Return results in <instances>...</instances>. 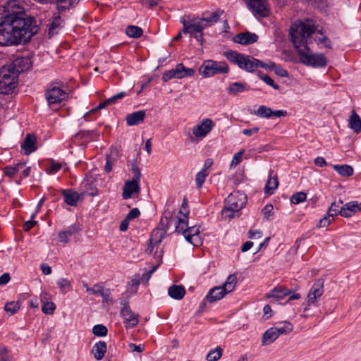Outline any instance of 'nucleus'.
Segmentation results:
<instances>
[{
    "label": "nucleus",
    "instance_id": "412c9836",
    "mask_svg": "<svg viewBox=\"0 0 361 361\" xmlns=\"http://www.w3.org/2000/svg\"><path fill=\"white\" fill-rule=\"evenodd\" d=\"M80 230L81 228L79 224H73L68 226L65 231H62L59 233L58 235L59 241L63 243H68L69 238L75 234L78 233Z\"/></svg>",
    "mask_w": 361,
    "mask_h": 361
},
{
    "label": "nucleus",
    "instance_id": "bf43d9fd",
    "mask_svg": "<svg viewBox=\"0 0 361 361\" xmlns=\"http://www.w3.org/2000/svg\"><path fill=\"white\" fill-rule=\"evenodd\" d=\"M173 78H177L175 68L165 71L162 75L161 80L163 82H166Z\"/></svg>",
    "mask_w": 361,
    "mask_h": 361
},
{
    "label": "nucleus",
    "instance_id": "58836bf2",
    "mask_svg": "<svg viewBox=\"0 0 361 361\" xmlns=\"http://www.w3.org/2000/svg\"><path fill=\"white\" fill-rule=\"evenodd\" d=\"M126 33L131 38H138L142 35L143 30L140 27L130 25L126 27Z\"/></svg>",
    "mask_w": 361,
    "mask_h": 361
},
{
    "label": "nucleus",
    "instance_id": "3c124183",
    "mask_svg": "<svg viewBox=\"0 0 361 361\" xmlns=\"http://www.w3.org/2000/svg\"><path fill=\"white\" fill-rule=\"evenodd\" d=\"M92 333L94 336L102 337L107 335L108 329L103 324H97L92 329Z\"/></svg>",
    "mask_w": 361,
    "mask_h": 361
},
{
    "label": "nucleus",
    "instance_id": "f8f14e48",
    "mask_svg": "<svg viewBox=\"0 0 361 361\" xmlns=\"http://www.w3.org/2000/svg\"><path fill=\"white\" fill-rule=\"evenodd\" d=\"M214 126V121L210 118H204L202 122L194 126L192 128V134L197 138L204 137Z\"/></svg>",
    "mask_w": 361,
    "mask_h": 361
},
{
    "label": "nucleus",
    "instance_id": "c03bdc74",
    "mask_svg": "<svg viewBox=\"0 0 361 361\" xmlns=\"http://www.w3.org/2000/svg\"><path fill=\"white\" fill-rule=\"evenodd\" d=\"M222 355V348L219 346L214 349L211 350L207 355V360L208 361H216Z\"/></svg>",
    "mask_w": 361,
    "mask_h": 361
},
{
    "label": "nucleus",
    "instance_id": "f704fd0d",
    "mask_svg": "<svg viewBox=\"0 0 361 361\" xmlns=\"http://www.w3.org/2000/svg\"><path fill=\"white\" fill-rule=\"evenodd\" d=\"M243 54L237 51L228 50L224 52V56L232 63L239 66Z\"/></svg>",
    "mask_w": 361,
    "mask_h": 361
},
{
    "label": "nucleus",
    "instance_id": "5fc2aeb1",
    "mask_svg": "<svg viewBox=\"0 0 361 361\" xmlns=\"http://www.w3.org/2000/svg\"><path fill=\"white\" fill-rule=\"evenodd\" d=\"M188 221L184 219L179 218L176 225V231L182 233L184 235V231L188 229Z\"/></svg>",
    "mask_w": 361,
    "mask_h": 361
},
{
    "label": "nucleus",
    "instance_id": "052dcab7",
    "mask_svg": "<svg viewBox=\"0 0 361 361\" xmlns=\"http://www.w3.org/2000/svg\"><path fill=\"white\" fill-rule=\"evenodd\" d=\"M0 361H13V357L8 353L6 347H3L0 350Z\"/></svg>",
    "mask_w": 361,
    "mask_h": 361
},
{
    "label": "nucleus",
    "instance_id": "7c9ffc66",
    "mask_svg": "<svg viewBox=\"0 0 361 361\" xmlns=\"http://www.w3.org/2000/svg\"><path fill=\"white\" fill-rule=\"evenodd\" d=\"M348 121L349 128L355 133H358L361 131V118L355 110L352 111Z\"/></svg>",
    "mask_w": 361,
    "mask_h": 361
},
{
    "label": "nucleus",
    "instance_id": "e2e57ef3",
    "mask_svg": "<svg viewBox=\"0 0 361 361\" xmlns=\"http://www.w3.org/2000/svg\"><path fill=\"white\" fill-rule=\"evenodd\" d=\"M35 216V214H32L31 216V219L25 221L23 224V228L25 231H29L31 228H32L37 224V221L33 220Z\"/></svg>",
    "mask_w": 361,
    "mask_h": 361
},
{
    "label": "nucleus",
    "instance_id": "0eeeda50",
    "mask_svg": "<svg viewBox=\"0 0 361 361\" xmlns=\"http://www.w3.org/2000/svg\"><path fill=\"white\" fill-rule=\"evenodd\" d=\"M45 95L50 106L61 103L68 97L67 93L63 90V85L60 81L51 83L46 91Z\"/></svg>",
    "mask_w": 361,
    "mask_h": 361
},
{
    "label": "nucleus",
    "instance_id": "39448f33",
    "mask_svg": "<svg viewBox=\"0 0 361 361\" xmlns=\"http://www.w3.org/2000/svg\"><path fill=\"white\" fill-rule=\"evenodd\" d=\"M131 171L133 174L132 180L126 181L123 187L122 197L123 200H128L130 198L133 194L135 193L138 195L140 192V181L141 172L136 161L132 163Z\"/></svg>",
    "mask_w": 361,
    "mask_h": 361
},
{
    "label": "nucleus",
    "instance_id": "a19ab883",
    "mask_svg": "<svg viewBox=\"0 0 361 361\" xmlns=\"http://www.w3.org/2000/svg\"><path fill=\"white\" fill-rule=\"evenodd\" d=\"M237 283V277L235 274H230L222 287L229 293L232 292Z\"/></svg>",
    "mask_w": 361,
    "mask_h": 361
},
{
    "label": "nucleus",
    "instance_id": "c756f323",
    "mask_svg": "<svg viewBox=\"0 0 361 361\" xmlns=\"http://www.w3.org/2000/svg\"><path fill=\"white\" fill-rule=\"evenodd\" d=\"M99 134L96 130H80L75 135L76 139L84 140L85 142H90L97 140Z\"/></svg>",
    "mask_w": 361,
    "mask_h": 361
},
{
    "label": "nucleus",
    "instance_id": "ea45409f",
    "mask_svg": "<svg viewBox=\"0 0 361 361\" xmlns=\"http://www.w3.org/2000/svg\"><path fill=\"white\" fill-rule=\"evenodd\" d=\"M279 185V181L276 176L274 177H269V179L267 181L264 192L267 194L271 195L274 193V190L277 188Z\"/></svg>",
    "mask_w": 361,
    "mask_h": 361
},
{
    "label": "nucleus",
    "instance_id": "1a4fd4ad",
    "mask_svg": "<svg viewBox=\"0 0 361 361\" xmlns=\"http://www.w3.org/2000/svg\"><path fill=\"white\" fill-rule=\"evenodd\" d=\"M244 1L252 13L262 18L269 16L270 11L267 0H244Z\"/></svg>",
    "mask_w": 361,
    "mask_h": 361
},
{
    "label": "nucleus",
    "instance_id": "cd10ccee",
    "mask_svg": "<svg viewBox=\"0 0 361 361\" xmlns=\"http://www.w3.org/2000/svg\"><path fill=\"white\" fill-rule=\"evenodd\" d=\"M106 349V342L99 341L93 345L92 353L97 360H101L104 357Z\"/></svg>",
    "mask_w": 361,
    "mask_h": 361
},
{
    "label": "nucleus",
    "instance_id": "4be33fe9",
    "mask_svg": "<svg viewBox=\"0 0 361 361\" xmlns=\"http://www.w3.org/2000/svg\"><path fill=\"white\" fill-rule=\"evenodd\" d=\"M292 293V290L288 289L284 286H277L271 290L267 294V298H275L276 300H282L286 296L289 295Z\"/></svg>",
    "mask_w": 361,
    "mask_h": 361
},
{
    "label": "nucleus",
    "instance_id": "e433bc0d",
    "mask_svg": "<svg viewBox=\"0 0 361 361\" xmlns=\"http://www.w3.org/2000/svg\"><path fill=\"white\" fill-rule=\"evenodd\" d=\"M23 168H25V163L20 162L13 166H7L4 169V173L6 176L13 178L18 172H20Z\"/></svg>",
    "mask_w": 361,
    "mask_h": 361
},
{
    "label": "nucleus",
    "instance_id": "473e14b6",
    "mask_svg": "<svg viewBox=\"0 0 361 361\" xmlns=\"http://www.w3.org/2000/svg\"><path fill=\"white\" fill-rule=\"evenodd\" d=\"M278 335L274 331L273 327L268 329L264 334L262 338V345H268L274 342L278 338Z\"/></svg>",
    "mask_w": 361,
    "mask_h": 361
},
{
    "label": "nucleus",
    "instance_id": "680f3d73",
    "mask_svg": "<svg viewBox=\"0 0 361 361\" xmlns=\"http://www.w3.org/2000/svg\"><path fill=\"white\" fill-rule=\"evenodd\" d=\"M243 153L244 150H241L234 154L230 164L231 167H235L241 162Z\"/></svg>",
    "mask_w": 361,
    "mask_h": 361
},
{
    "label": "nucleus",
    "instance_id": "69168bd1",
    "mask_svg": "<svg viewBox=\"0 0 361 361\" xmlns=\"http://www.w3.org/2000/svg\"><path fill=\"white\" fill-rule=\"evenodd\" d=\"M273 209H274V207L271 204L265 205V207L262 209V213L264 214V219H266L267 220L269 219V217L273 214Z\"/></svg>",
    "mask_w": 361,
    "mask_h": 361
},
{
    "label": "nucleus",
    "instance_id": "2f4dec72",
    "mask_svg": "<svg viewBox=\"0 0 361 361\" xmlns=\"http://www.w3.org/2000/svg\"><path fill=\"white\" fill-rule=\"evenodd\" d=\"M178 79L192 76L195 71L190 68H186L182 63H178L175 68Z\"/></svg>",
    "mask_w": 361,
    "mask_h": 361
},
{
    "label": "nucleus",
    "instance_id": "9d476101",
    "mask_svg": "<svg viewBox=\"0 0 361 361\" xmlns=\"http://www.w3.org/2000/svg\"><path fill=\"white\" fill-rule=\"evenodd\" d=\"M323 279H319L313 283L307 297V305L304 307V312H307L311 305L316 304L317 298L323 294Z\"/></svg>",
    "mask_w": 361,
    "mask_h": 361
},
{
    "label": "nucleus",
    "instance_id": "8fccbe9b",
    "mask_svg": "<svg viewBox=\"0 0 361 361\" xmlns=\"http://www.w3.org/2000/svg\"><path fill=\"white\" fill-rule=\"evenodd\" d=\"M319 33L321 35V37H318L317 38H313L314 41L317 42V44H322L324 47L328 49H331V40L325 35H323L321 30H319Z\"/></svg>",
    "mask_w": 361,
    "mask_h": 361
},
{
    "label": "nucleus",
    "instance_id": "0e129e2a",
    "mask_svg": "<svg viewBox=\"0 0 361 361\" xmlns=\"http://www.w3.org/2000/svg\"><path fill=\"white\" fill-rule=\"evenodd\" d=\"M273 71H274V73L280 77L288 76V72L280 65L276 64Z\"/></svg>",
    "mask_w": 361,
    "mask_h": 361
},
{
    "label": "nucleus",
    "instance_id": "c85d7f7f",
    "mask_svg": "<svg viewBox=\"0 0 361 361\" xmlns=\"http://www.w3.org/2000/svg\"><path fill=\"white\" fill-rule=\"evenodd\" d=\"M169 295L175 300H181L185 295V290L183 286L172 285L168 289Z\"/></svg>",
    "mask_w": 361,
    "mask_h": 361
},
{
    "label": "nucleus",
    "instance_id": "c9c22d12",
    "mask_svg": "<svg viewBox=\"0 0 361 361\" xmlns=\"http://www.w3.org/2000/svg\"><path fill=\"white\" fill-rule=\"evenodd\" d=\"M278 336L287 334L293 331V326L288 322H284L277 326H273Z\"/></svg>",
    "mask_w": 361,
    "mask_h": 361
},
{
    "label": "nucleus",
    "instance_id": "f03ea898",
    "mask_svg": "<svg viewBox=\"0 0 361 361\" xmlns=\"http://www.w3.org/2000/svg\"><path fill=\"white\" fill-rule=\"evenodd\" d=\"M317 28V26L312 19L298 20L290 26V40L299 55L300 63L314 68H324L327 65L324 54L310 53L312 35L315 34Z\"/></svg>",
    "mask_w": 361,
    "mask_h": 361
},
{
    "label": "nucleus",
    "instance_id": "6e6d98bb",
    "mask_svg": "<svg viewBox=\"0 0 361 361\" xmlns=\"http://www.w3.org/2000/svg\"><path fill=\"white\" fill-rule=\"evenodd\" d=\"M327 215L334 218L335 216L340 215V208L339 204L336 202H333L330 207L329 208L327 212Z\"/></svg>",
    "mask_w": 361,
    "mask_h": 361
},
{
    "label": "nucleus",
    "instance_id": "b1692460",
    "mask_svg": "<svg viewBox=\"0 0 361 361\" xmlns=\"http://www.w3.org/2000/svg\"><path fill=\"white\" fill-rule=\"evenodd\" d=\"M227 293H228L222 286H216L209 291L205 299L210 302H214L223 298Z\"/></svg>",
    "mask_w": 361,
    "mask_h": 361
},
{
    "label": "nucleus",
    "instance_id": "20e7f679",
    "mask_svg": "<svg viewBox=\"0 0 361 361\" xmlns=\"http://www.w3.org/2000/svg\"><path fill=\"white\" fill-rule=\"evenodd\" d=\"M18 77L7 66L0 68V94H12L17 87Z\"/></svg>",
    "mask_w": 361,
    "mask_h": 361
},
{
    "label": "nucleus",
    "instance_id": "338daca9",
    "mask_svg": "<svg viewBox=\"0 0 361 361\" xmlns=\"http://www.w3.org/2000/svg\"><path fill=\"white\" fill-rule=\"evenodd\" d=\"M140 215V212L138 208H133L131 209L126 216L128 220H133L137 218Z\"/></svg>",
    "mask_w": 361,
    "mask_h": 361
},
{
    "label": "nucleus",
    "instance_id": "09e8293b",
    "mask_svg": "<svg viewBox=\"0 0 361 361\" xmlns=\"http://www.w3.org/2000/svg\"><path fill=\"white\" fill-rule=\"evenodd\" d=\"M105 288L102 283H98L94 285L92 288L87 287V292L89 293L102 295L105 290Z\"/></svg>",
    "mask_w": 361,
    "mask_h": 361
},
{
    "label": "nucleus",
    "instance_id": "4d7b16f0",
    "mask_svg": "<svg viewBox=\"0 0 361 361\" xmlns=\"http://www.w3.org/2000/svg\"><path fill=\"white\" fill-rule=\"evenodd\" d=\"M61 16H57L53 18L52 21L48 25L49 26V33L54 32V30L58 28L61 24Z\"/></svg>",
    "mask_w": 361,
    "mask_h": 361
},
{
    "label": "nucleus",
    "instance_id": "ddd939ff",
    "mask_svg": "<svg viewBox=\"0 0 361 361\" xmlns=\"http://www.w3.org/2000/svg\"><path fill=\"white\" fill-rule=\"evenodd\" d=\"M181 23L183 25V32L190 34V35L197 32H201L206 28L201 19H192L189 21L181 20Z\"/></svg>",
    "mask_w": 361,
    "mask_h": 361
},
{
    "label": "nucleus",
    "instance_id": "bb28decb",
    "mask_svg": "<svg viewBox=\"0 0 361 361\" xmlns=\"http://www.w3.org/2000/svg\"><path fill=\"white\" fill-rule=\"evenodd\" d=\"M250 90V87L246 84L240 82H235L231 83L227 87V93L232 96H235L238 93L243 92Z\"/></svg>",
    "mask_w": 361,
    "mask_h": 361
},
{
    "label": "nucleus",
    "instance_id": "a18cd8bd",
    "mask_svg": "<svg viewBox=\"0 0 361 361\" xmlns=\"http://www.w3.org/2000/svg\"><path fill=\"white\" fill-rule=\"evenodd\" d=\"M20 307L19 302L11 301L6 303L4 310L6 312H9L11 315H13L20 310Z\"/></svg>",
    "mask_w": 361,
    "mask_h": 361
},
{
    "label": "nucleus",
    "instance_id": "72a5a7b5",
    "mask_svg": "<svg viewBox=\"0 0 361 361\" xmlns=\"http://www.w3.org/2000/svg\"><path fill=\"white\" fill-rule=\"evenodd\" d=\"M224 10L220 8L212 13L211 16L200 18L205 27L211 26L213 23H217L219 20L221 16L224 14Z\"/></svg>",
    "mask_w": 361,
    "mask_h": 361
},
{
    "label": "nucleus",
    "instance_id": "dca6fc26",
    "mask_svg": "<svg viewBox=\"0 0 361 361\" xmlns=\"http://www.w3.org/2000/svg\"><path fill=\"white\" fill-rule=\"evenodd\" d=\"M258 39L259 37L257 34L246 31L244 32H240L235 35L233 38V41L235 43L242 45H249L257 42Z\"/></svg>",
    "mask_w": 361,
    "mask_h": 361
},
{
    "label": "nucleus",
    "instance_id": "603ef678",
    "mask_svg": "<svg viewBox=\"0 0 361 361\" xmlns=\"http://www.w3.org/2000/svg\"><path fill=\"white\" fill-rule=\"evenodd\" d=\"M62 168L61 164L59 162H56L54 160H51L49 164V166L46 170L47 173L49 174H53L57 173Z\"/></svg>",
    "mask_w": 361,
    "mask_h": 361
},
{
    "label": "nucleus",
    "instance_id": "49530a36",
    "mask_svg": "<svg viewBox=\"0 0 361 361\" xmlns=\"http://www.w3.org/2000/svg\"><path fill=\"white\" fill-rule=\"evenodd\" d=\"M257 75L259 79L264 81L267 85L272 87L274 90H279V86L274 82V81L268 75L264 74L262 71H259Z\"/></svg>",
    "mask_w": 361,
    "mask_h": 361
},
{
    "label": "nucleus",
    "instance_id": "aec40b11",
    "mask_svg": "<svg viewBox=\"0 0 361 361\" xmlns=\"http://www.w3.org/2000/svg\"><path fill=\"white\" fill-rule=\"evenodd\" d=\"M37 138L34 134H27L23 142L21 144V149L24 154H30L37 149Z\"/></svg>",
    "mask_w": 361,
    "mask_h": 361
},
{
    "label": "nucleus",
    "instance_id": "393cba45",
    "mask_svg": "<svg viewBox=\"0 0 361 361\" xmlns=\"http://www.w3.org/2000/svg\"><path fill=\"white\" fill-rule=\"evenodd\" d=\"M357 212V201H350L340 208V215L348 218L353 216Z\"/></svg>",
    "mask_w": 361,
    "mask_h": 361
},
{
    "label": "nucleus",
    "instance_id": "a211bd4d",
    "mask_svg": "<svg viewBox=\"0 0 361 361\" xmlns=\"http://www.w3.org/2000/svg\"><path fill=\"white\" fill-rule=\"evenodd\" d=\"M64 202L71 207H76L82 195L71 188L61 190Z\"/></svg>",
    "mask_w": 361,
    "mask_h": 361
},
{
    "label": "nucleus",
    "instance_id": "6ab92c4d",
    "mask_svg": "<svg viewBox=\"0 0 361 361\" xmlns=\"http://www.w3.org/2000/svg\"><path fill=\"white\" fill-rule=\"evenodd\" d=\"M184 237L188 242L194 246H199L202 244L199 228L197 226L188 227V229L184 231Z\"/></svg>",
    "mask_w": 361,
    "mask_h": 361
},
{
    "label": "nucleus",
    "instance_id": "9b49d317",
    "mask_svg": "<svg viewBox=\"0 0 361 361\" xmlns=\"http://www.w3.org/2000/svg\"><path fill=\"white\" fill-rule=\"evenodd\" d=\"M120 314L123 318L126 327L133 328L138 324L139 315L132 312L128 302L123 304L120 311Z\"/></svg>",
    "mask_w": 361,
    "mask_h": 361
},
{
    "label": "nucleus",
    "instance_id": "864d4df0",
    "mask_svg": "<svg viewBox=\"0 0 361 361\" xmlns=\"http://www.w3.org/2000/svg\"><path fill=\"white\" fill-rule=\"evenodd\" d=\"M56 310V305L53 302H45L42 304V311L45 314L51 315Z\"/></svg>",
    "mask_w": 361,
    "mask_h": 361
},
{
    "label": "nucleus",
    "instance_id": "4468645a",
    "mask_svg": "<svg viewBox=\"0 0 361 361\" xmlns=\"http://www.w3.org/2000/svg\"><path fill=\"white\" fill-rule=\"evenodd\" d=\"M80 195L94 197L98 195L99 190L92 177L85 178L80 184Z\"/></svg>",
    "mask_w": 361,
    "mask_h": 361
},
{
    "label": "nucleus",
    "instance_id": "4c0bfd02",
    "mask_svg": "<svg viewBox=\"0 0 361 361\" xmlns=\"http://www.w3.org/2000/svg\"><path fill=\"white\" fill-rule=\"evenodd\" d=\"M333 168L340 175L343 176H350L353 173V169L351 166L347 164L334 165Z\"/></svg>",
    "mask_w": 361,
    "mask_h": 361
},
{
    "label": "nucleus",
    "instance_id": "7ed1b4c3",
    "mask_svg": "<svg viewBox=\"0 0 361 361\" xmlns=\"http://www.w3.org/2000/svg\"><path fill=\"white\" fill-rule=\"evenodd\" d=\"M247 197L239 191L231 193L224 201V207L221 214L225 218L234 217L235 212H239L245 205Z\"/></svg>",
    "mask_w": 361,
    "mask_h": 361
},
{
    "label": "nucleus",
    "instance_id": "f3484780",
    "mask_svg": "<svg viewBox=\"0 0 361 361\" xmlns=\"http://www.w3.org/2000/svg\"><path fill=\"white\" fill-rule=\"evenodd\" d=\"M259 60L250 55H243L239 68L249 73H253L258 68Z\"/></svg>",
    "mask_w": 361,
    "mask_h": 361
},
{
    "label": "nucleus",
    "instance_id": "a878e982",
    "mask_svg": "<svg viewBox=\"0 0 361 361\" xmlns=\"http://www.w3.org/2000/svg\"><path fill=\"white\" fill-rule=\"evenodd\" d=\"M117 102H118V100L116 99L115 95H114V96L111 97L110 98L106 99L105 101L100 102L99 104L97 107H95V108L91 109L90 111L87 112L83 116V117L86 121H89V120H90V116L92 114L97 112V111H99L100 109L106 108L109 105L116 104Z\"/></svg>",
    "mask_w": 361,
    "mask_h": 361
},
{
    "label": "nucleus",
    "instance_id": "37998d69",
    "mask_svg": "<svg viewBox=\"0 0 361 361\" xmlns=\"http://www.w3.org/2000/svg\"><path fill=\"white\" fill-rule=\"evenodd\" d=\"M56 284H57L58 287L60 288V290L63 293H65L71 290L72 288L71 281L65 278H61V279H58L56 281Z\"/></svg>",
    "mask_w": 361,
    "mask_h": 361
},
{
    "label": "nucleus",
    "instance_id": "79ce46f5",
    "mask_svg": "<svg viewBox=\"0 0 361 361\" xmlns=\"http://www.w3.org/2000/svg\"><path fill=\"white\" fill-rule=\"evenodd\" d=\"M209 172H205V170H201L195 176V184L197 189H201Z\"/></svg>",
    "mask_w": 361,
    "mask_h": 361
},
{
    "label": "nucleus",
    "instance_id": "6e6552de",
    "mask_svg": "<svg viewBox=\"0 0 361 361\" xmlns=\"http://www.w3.org/2000/svg\"><path fill=\"white\" fill-rule=\"evenodd\" d=\"M18 77L20 73L29 71L32 66L31 57L29 56H18L11 64L6 65Z\"/></svg>",
    "mask_w": 361,
    "mask_h": 361
},
{
    "label": "nucleus",
    "instance_id": "774afa93",
    "mask_svg": "<svg viewBox=\"0 0 361 361\" xmlns=\"http://www.w3.org/2000/svg\"><path fill=\"white\" fill-rule=\"evenodd\" d=\"M276 63L274 62H269L268 63H266L262 61L259 60V63H258V67H261L269 71H274V68L276 66Z\"/></svg>",
    "mask_w": 361,
    "mask_h": 361
},
{
    "label": "nucleus",
    "instance_id": "de8ad7c7",
    "mask_svg": "<svg viewBox=\"0 0 361 361\" xmlns=\"http://www.w3.org/2000/svg\"><path fill=\"white\" fill-rule=\"evenodd\" d=\"M307 194L304 192H297L290 197V202L292 204H298L306 200Z\"/></svg>",
    "mask_w": 361,
    "mask_h": 361
},
{
    "label": "nucleus",
    "instance_id": "13d9d810",
    "mask_svg": "<svg viewBox=\"0 0 361 361\" xmlns=\"http://www.w3.org/2000/svg\"><path fill=\"white\" fill-rule=\"evenodd\" d=\"M140 280L139 276H135L129 283V289L131 292L136 293L138 289L139 285L140 284Z\"/></svg>",
    "mask_w": 361,
    "mask_h": 361
},
{
    "label": "nucleus",
    "instance_id": "423d86ee",
    "mask_svg": "<svg viewBox=\"0 0 361 361\" xmlns=\"http://www.w3.org/2000/svg\"><path fill=\"white\" fill-rule=\"evenodd\" d=\"M199 72L203 77L209 78L219 73H228L229 68L225 61L207 60L200 67Z\"/></svg>",
    "mask_w": 361,
    "mask_h": 361
},
{
    "label": "nucleus",
    "instance_id": "5701e85b",
    "mask_svg": "<svg viewBox=\"0 0 361 361\" xmlns=\"http://www.w3.org/2000/svg\"><path fill=\"white\" fill-rule=\"evenodd\" d=\"M145 117V111H137L126 116V123L128 126H137L144 121Z\"/></svg>",
    "mask_w": 361,
    "mask_h": 361
},
{
    "label": "nucleus",
    "instance_id": "f257e3e1",
    "mask_svg": "<svg viewBox=\"0 0 361 361\" xmlns=\"http://www.w3.org/2000/svg\"><path fill=\"white\" fill-rule=\"evenodd\" d=\"M39 30L37 20L16 1L0 6V46L25 44Z\"/></svg>",
    "mask_w": 361,
    "mask_h": 361
},
{
    "label": "nucleus",
    "instance_id": "2eb2a0df",
    "mask_svg": "<svg viewBox=\"0 0 361 361\" xmlns=\"http://www.w3.org/2000/svg\"><path fill=\"white\" fill-rule=\"evenodd\" d=\"M255 114L260 118H270L272 117H283L287 115L286 110H272L271 108L264 105L259 106L258 109L255 111Z\"/></svg>",
    "mask_w": 361,
    "mask_h": 361
}]
</instances>
